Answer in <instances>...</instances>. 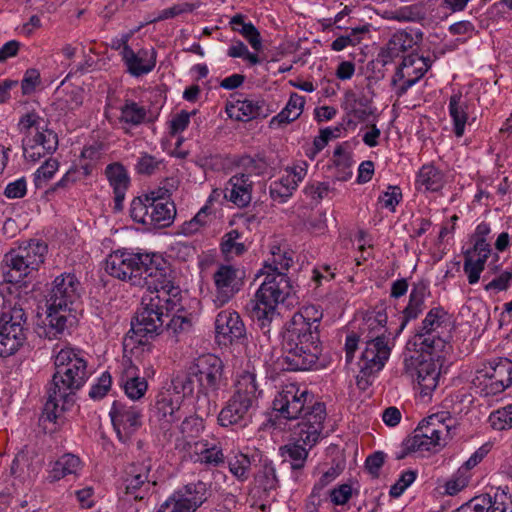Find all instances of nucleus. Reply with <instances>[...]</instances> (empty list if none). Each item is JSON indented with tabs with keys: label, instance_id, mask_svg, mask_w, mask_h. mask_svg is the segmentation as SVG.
<instances>
[{
	"label": "nucleus",
	"instance_id": "nucleus-1",
	"mask_svg": "<svg viewBox=\"0 0 512 512\" xmlns=\"http://www.w3.org/2000/svg\"><path fill=\"white\" fill-rule=\"evenodd\" d=\"M105 271L112 277L150 292L142 298L143 308L136 316L134 331L157 334L162 327L163 308L167 312L179 301L180 288L168 278L169 266L157 253L133 252L118 249L105 261Z\"/></svg>",
	"mask_w": 512,
	"mask_h": 512
},
{
	"label": "nucleus",
	"instance_id": "nucleus-2",
	"mask_svg": "<svg viewBox=\"0 0 512 512\" xmlns=\"http://www.w3.org/2000/svg\"><path fill=\"white\" fill-rule=\"evenodd\" d=\"M271 255L260 272L265 275L264 281L256 291L254 299L247 304L250 317L268 339L272 322L277 316V305L284 303L294 294L291 281L283 272L290 268L292 257L280 247H273Z\"/></svg>",
	"mask_w": 512,
	"mask_h": 512
},
{
	"label": "nucleus",
	"instance_id": "nucleus-3",
	"mask_svg": "<svg viewBox=\"0 0 512 512\" xmlns=\"http://www.w3.org/2000/svg\"><path fill=\"white\" fill-rule=\"evenodd\" d=\"M323 311L306 305L286 323L282 335L283 363L288 370H309L318 361L322 348L319 326Z\"/></svg>",
	"mask_w": 512,
	"mask_h": 512
},
{
	"label": "nucleus",
	"instance_id": "nucleus-4",
	"mask_svg": "<svg viewBox=\"0 0 512 512\" xmlns=\"http://www.w3.org/2000/svg\"><path fill=\"white\" fill-rule=\"evenodd\" d=\"M273 409L277 417L285 420H297L295 435L298 442L313 447L320 439L326 419V406L314 400V395L296 383L282 387L273 400Z\"/></svg>",
	"mask_w": 512,
	"mask_h": 512
},
{
	"label": "nucleus",
	"instance_id": "nucleus-5",
	"mask_svg": "<svg viewBox=\"0 0 512 512\" xmlns=\"http://www.w3.org/2000/svg\"><path fill=\"white\" fill-rule=\"evenodd\" d=\"M55 373L47 390L44 411L55 422L73 404V395L88 379L87 362L72 348L61 349L54 359Z\"/></svg>",
	"mask_w": 512,
	"mask_h": 512
},
{
	"label": "nucleus",
	"instance_id": "nucleus-6",
	"mask_svg": "<svg viewBox=\"0 0 512 512\" xmlns=\"http://www.w3.org/2000/svg\"><path fill=\"white\" fill-rule=\"evenodd\" d=\"M261 395L262 390L254 372L243 371L238 374L234 392L218 414L219 424L223 427L246 426L258 408Z\"/></svg>",
	"mask_w": 512,
	"mask_h": 512
},
{
	"label": "nucleus",
	"instance_id": "nucleus-7",
	"mask_svg": "<svg viewBox=\"0 0 512 512\" xmlns=\"http://www.w3.org/2000/svg\"><path fill=\"white\" fill-rule=\"evenodd\" d=\"M46 253L47 245L35 239L10 249L4 255L1 264L4 282L11 284L22 282L32 272L39 269L44 262Z\"/></svg>",
	"mask_w": 512,
	"mask_h": 512
},
{
	"label": "nucleus",
	"instance_id": "nucleus-8",
	"mask_svg": "<svg viewBox=\"0 0 512 512\" xmlns=\"http://www.w3.org/2000/svg\"><path fill=\"white\" fill-rule=\"evenodd\" d=\"M46 253L47 245L35 239L10 249L4 255L1 264L4 282L11 284L22 282L32 272L39 269L44 262Z\"/></svg>",
	"mask_w": 512,
	"mask_h": 512
},
{
	"label": "nucleus",
	"instance_id": "nucleus-9",
	"mask_svg": "<svg viewBox=\"0 0 512 512\" xmlns=\"http://www.w3.org/2000/svg\"><path fill=\"white\" fill-rule=\"evenodd\" d=\"M46 253L47 245L35 239L10 249L4 255L1 264L4 282L11 284L22 282L32 272L39 269L44 262Z\"/></svg>",
	"mask_w": 512,
	"mask_h": 512
},
{
	"label": "nucleus",
	"instance_id": "nucleus-10",
	"mask_svg": "<svg viewBox=\"0 0 512 512\" xmlns=\"http://www.w3.org/2000/svg\"><path fill=\"white\" fill-rule=\"evenodd\" d=\"M21 298L4 302L0 314V356L8 357L26 342L28 314Z\"/></svg>",
	"mask_w": 512,
	"mask_h": 512
},
{
	"label": "nucleus",
	"instance_id": "nucleus-11",
	"mask_svg": "<svg viewBox=\"0 0 512 512\" xmlns=\"http://www.w3.org/2000/svg\"><path fill=\"white\" fill-rule=\"evenodd\" d=\"M435 351L425 350L421 351V354L417 352L415 355L405 357L403 362L405 373L412 378L416 377L421 393L425 396L437 387L441 374L439 360L432 357Z\"/></svg>",
	"mask_w": 512,
	"mask_h": 512
},
{
	"label": "nucleus",
	"instance_id": "nucleus-12",
	"mask_svg": "<svg viewBox=\"0 0 512 512\" xmlns=\"http://www.w3.org/2000/svg\"><path fill=\"white\" fill-rule=\"evenodd\" d=\"M189 373L198 384V389L205 392H219L227 386L222 360L214 354L197 357L189 368Z\"/></svg>",
	"mask_w": 512,
	"mask_h": 512
},
{
	"label": "nucleus",
	"instance_id": "nucleus-13",
	"mask_svg": "<svg viewBox=\"0 0 512 512\" xmlns=\"http://www.w3.org/2000/svg\"><path fill=\"white\" fill-rule=\"evenodd\" d=\"M489 233L490 226L487 223L478 224L471 236L473 247L464 252L463 270L471 285L479 281L485 263L491 254V246L487 241Z\"/></svg>",
	"mask_w": 512,
	"mask_h": 512
},
{
	"label": "nucleus",
	"instance_id": "nucleus-14",
	"mask_svg": "<svg viewBox=\"0 0 512 512\" xmlns=\"http://www.w3.org/2000/svg\"><path fill=\"white\" fill-rule=\"evenodd\" d=\"M239 165L245 169L244 173L233 175L227 182L224 189V197L239 208L246 207L252 200L253 182L250 177L252 173H259V163L250 156L240 159Z\"/></svg>",
	"mask_w": 512,
	"mask_h": 512
},
{
	"label": "nucleus",
	"instance_id": "nucleus-15",
	"mask_svg": "<svg viewBox=\"0 0 512 512\" xmlns=\"http://www.w3.org/2000/svg\"><path fill=\"white\" fill-rule=\"evenodd\" d=\"M80 290V282L74 274L63 273L57 276L47 296L48 310L70 312L71 305L80 298Z\"/></svg>",
	"mask_w": 512,
	"mask_h": 512
},
{
	"label": "nucleus",
	"instance_id": "nucleus-16",
	"mask_svg": "<svg viewBox=\"0 0 512 512\" xmlns=\"http://www.w3.org/2000/svg\"><path fill=\"white\" fill-rule=\"evenodd\" d=\"M447 312L442 307L432 308L423 319L421 326L414 336V345L420 351L441 350L445 341L438 335L437 329L441 327Z\"/></svg>",
	"mask_w": 512,
	"mask_h": 512
},
{
	"label": "nucleus",
	"instance_id": "nucleus-17",
	"mask_svg": "<svg viewBox=\"0 0 512 512\" xmlns=\"http://www.w3.org/2000/svg\"><path fill=\"white\" fill-rule=\"evenodd\" d=\"M429 67L428 59L424 57L417 54L405 56L391 80L392 85H398L396 94L398 96L404 95L410 87L424 76Z\"/></svg>",
	"mask_w": 512,
	"mask_h": 512
},
{
	"label": "nucleus",
	"instance_id": "nucleus-18",
	"mask_svg": "<svg viewBox=\"0 0 512 512\" xmlns=\"http://www.w3.org/2000/svg\"><path fill=\"white\" fill-rule=\"evenodd\" d=\"M109 414L117 436L123 442L142 425V410L136 405L114 401Z\"/></svg>",
	"mask_w": 512,
	"mask_h": 512
},
{
	"label": "nucleus",
	"instance_id": "nucleus-19",
	"mask_svg": "<svg viewBox=\"0 0 512 512\" xmlns=\"http://www.w3.org/2000/svg\"><path fill=\"white\" fill-rule=\"evenodd\" d=\"M181 301V292L179 293V301L178 304L175 305L173 309H171L169 312H167L166 308H163V317H162V327L161 330L151 336L149 334H145L142 332L134 331L133 327L128 332L127 337L124 340V346L127 347L129 345V341H133L135 336L145 337L147 339H152L159 334H161L164 330H166L168 333H170L173 336H178L182 333L188 332L192 327L191 319L186 316L185 314L179 313L180 312V304ZM136 325V323H132V326Z\"/></svg>",
	"mask_w": 512,
	"mask_h": 512
},
{
	"label": "nucleus",
	"instance_id": "nucleus-20",
	"mask_svg": "<svg viewBox=\"0 0 512 512\" xmlns=\"http://www.w3.org/2000/svg\"><path fill=\"white\" fill-rule=\"evenodd\" d=\"M216 288L214 303L221 307L228 303L243 285L239 270L231 265H220L213 275Z\"/></svg>",
	"mask_w": 512,
	"mask_h": 512
},
{
	"label": "nucleus",
	"instance_id": "nucleus-21",
	"mask_svg": "<svg viewBox=\"0 0 512 512\" xmlns=\"http://www.w3.org/2000/svg\"><path fill=\"white\" fill-rule=\"evenodd\" d=\"M390 351L385 334L373 333L366 336V348L361 355V370L368 373L381 370L390 356Z\"/></svg>",
	"mask_w": 512,
	"mask_h": 512
},
{
	"label": "nucleus",
	"instance_id": "nucleus-22",
	"mask_svg": "<svg viewBox=\"0 0 512 512\" xmlns=\"http://www.w3.org/2000/svg\"><path fill=\"white\" fill-rule=\"evenodd\" d=\"M152 468V458L149 455H142L141 461L129 464L125 470L123 477V485L127 494L134 495L135 499H143L141 490L143 487H148L152 482L156 484L155 480L150 478V470Z\"/></svg>",
	"mask_w": 512,
	"mask_h": 512
},
{
	"label": "nucleus",
	"instance_id": "nucleus-23",
	"mask_svg": "<svg viewBox=\"0 0 512 512\" xmlns=\"http://www.w3.org/2000/svg\"><path fill=\"white\" fill-rule=\"evenodd\" d=\"M429 296L430 288L427 281L420 280L413 284L408 304L399 317L400 325L394 332V338L404 330L410 320L416 319L423 312L425 299ZM392 334L393 332L389 331V335Z\"/></svg>",
	"mask_w": 512,
	"mask_h": 512
},
{
	"label": "nucleus",
	"instance_id": "nucleus-24",
	"mask_svg": "<svg viewBox=\"0 0 512 512\" xmlns=\"http://www.w3.org/2000/svg\"><path fill=\"white\" fill-rule=\"evenodd\" d=\"M453 428H455V419L449 412L442 411L422 420L416 429L436 440V443L445 445L446 440L452 437Z\"/></svg>",
	"mask_w": 512,
	"mask_h": 512
},
{
	"label": "nucleus",
	"instance_id": "nucleus-25",
	"mask_svg": "<svg viewBox=\"0 0 512 512\" xmlns=\"http://www.w3.org/2000/svg\"><path fill=\"white\" fill-rule=\"evenodd\" d=\"M73 317L70 312H63V310L53 309L48 310L42 325L37 328V333L40 337L49 340L61 339L68 333V327L72 325Z\"/></svg>",
	"mask_w": 512,
	"mask_h": 512
},
{
	"label": "nucleus",
	"instance_id": "nucleus-26",
	"mask_svg": "<svg viewBox=\"0 0 512 512\" xmlns=\"http://www.w3.org/2000/svg\"><path fill=\"white\" fill-rule=\"evenodd\" d=\"M183 396L170 390L160 392L155 401V412L160 420L172 424L181 419Z\"/></svg>",
	"mask_w": 512,
	"mask_h": 512
},
{
	"label": "nucleus",
	"instance_id": "nucleus-27",
	"mask_svg": "<svg viewBox=\"0 0 512 512\" xmlns=\"http://www.w3.org/2000/svg\"><path fill=\"white\" fill-rule=\"evenodd\" d=\"M127 71L135 77L148 74L156 65V52L141 49L137 53L132 48H126V52H121Z\"/></svg>",
	"mask_w": 512,
	"mask_h": 512
},
{
	"label": "nucleus",
	"instance_id": "nucleus-28",
	"mask_svg": "<svg viewBox=\"0 0 512 512\" xmlns=\"http://www.w3.org/2000/svg\"><path fill=\"white\" fill-rule=\"evenodd\" d=\"M104 174L113 189L115 209L121 210L126 192L130 186L129 174L120 162H114L106 166Z\"/></svg>",
	"mask_w": 512,
	"mask_h": 512
},
{
	"label": "nucleus",
	"instance_id": "nucleus-29",
	"mask_svg": "<svg viewBox=\"0 0 512 512\" xmlns=\"http://www.w3.org/2000/svg\"><path fill=\"white\" fill-rule=\"evenodd\" d=\"M215 332L217 336H222L224 339H229L232 342L243 338L246 329L237 312L223 310L216 317Z\"/></svg>",
	"mask_w": 512,
	"mask_h": 512
},
{
	"label": "nucleus",
	"instance_id": "nucleus-30",
	"mask_svg": "<svg viewBox=\"0 0 512 512\" xmlns=\"http://www.w3.org/2000/svg\"><path fill=\"white\" fill-rule=\"evenodd\" d=\"M146 201L149 202V225L157 228L168 227L176 215V208L173 202L163 201L160 195L151 193V197L146 196Z\"/></svg>",
	"mask_w": 512,
	"mask_h": 512
},
{
	"label": "nucleus",
	"instance_id": "nucleus-31",
	"mask_svg": "<svg viewBox=\"0 0 512 512\" xmlns=\"http://www.w3.org/2000/svg\"><path fill=\"white\" fill-rule=\"evenodd\" d=\"M265 101L259 98H245L243 100L237 99L235 102L227 105V112L232 117L234 110L241 113L236 115L235 118L239 121H248L258 117H266L267 110H265Z\"/></svg>",
	"mask_w": 512,
	"mask_h": 512
},
{
	"label": "nucleus",
	"instance_id": "nucleus-32",
	"mask_svg": "<svg viewBox=\"0 0 512 512\" xmlns=\"http://www.w3.org/2000/svg\"><path fill=\"white\" fill-rule=\"evenodd\" d=\"M173 494L181 504L190 508V512H195L208 499V487L206 483L198 481L187 484Z\"/></svg>",
	"mask_w": 512,
	"mask_h": 512
},
{
	"label": "nucleus",
	"instance_id": "nucleus-33",
	"mask_svg": "<svg viewBox=\"0 0 512 512\" xmlns=\"http://www.w3.org/2000/svg\"><path fill=\"white\" fill-rule=\"evenodd\" d=\"M121 386L127 397L131 400L141 399L148 389L146 379L140 377L138 367L132 363H130L123 372Z\"/></svg>",
	"mask_w": 512,
	"mask_h": 512
},
{
	"label": "nucleus",
	"instance_id": "nucleus-34",
	"mask_svg": "<svg viewBox=\"0 0 512 512\" xmlns=\"http://www.w3.org/2000/svg\"><path fill=\"white\" fill-rule=\"evenodd\" d=\"M445 174L434 165H423L416 177L415 186L418 191L438 192L445 185Z\"/></svg>",
	"mask_w": 512,
	"mask_h": 512
},
{
	"label": "nucleus",
	"instance_id": "nucleus-35",
	"mask_svg": "<svg viewBox=\"0 0 512 512\" xmlns=\"http://www.w3.org/2000/svg\"><path fill=\"white\" fill-rule=\"evenodd\" d=\"M508 509V505L504 502L483 494L472 498L453 512H508Z\"/></svg>",
	"mask_w": 512,
	"mask_h": 512
},
{
	"label": "nucleus",
	"instance_id": "nucleus-36",
	"mask_svg": "<svg viewBox=\"0 0 512 512\" xmlns=\"http://www.w3.org/2000/svg\"><path fill=\"white\" fill-rule=\"evenodd\" d=\"M435 441L430 436L415 429L413 435L404 440L403 452L397 456V459H402L411 452L437 451L444 446L443 443H436Z\"/></svg>",
	"mask_w": 512,
	"mask_h": 512
},
{
	"label": "nucleus",
	"instance_id": "nucleus-37",
	"mask_svg": "<svg viewBox=\"0 0 512 512\" xmlns=\"http://www.w3.org/2000/svg\"><path fill=\"white\" fill-rule=\"evenodd\" d=\"M413 45L414 39L409 33L405 31H398L394 33L388 41L386 48L381 53L383 63L387 64L394 58L400 56L401 53L412 48Z\"/></svg>",
	"mask_w": 512,
	"mask_h": 512
},
{
	"label": "nucleus",
	"instance_id": "nucleus-38",
	"mask_svg": "<svg viewBox=\"0 0 512 512\" xmlns=\"http://www.w3.org/2000/svg\"><path fill=\"white\" fill-rule=\"evenodd\" d=\"M81 469V460L74 454L62 455L54 464L49 472L51 482L58 481L68 475H76Z\"/></svg>",
	"mask_w": 512,
	"mask_h": 512
},
{
	"label": "nucleus",
	"instance_id": "nucleus-39",
	"mask_svg": "<svg viewBox=\"0 0 512 512\" xmlns=\"http://www.w3.org/2000/svg\"><path fill=\"white\" fill-rule=\"evenodd\" d=\"M491 390L489 393H499L512 385V361L501 360L489 375Z\"/></svg>",
	"mask_w": 512,
	"mask_h": 512
},
{
	"label": "nucleus",
	"instance_id": "nucleus-40",
	"mask_svg": "<svg viewBox=\"0 0 512 512\" xmlns=\"http://www.w3.org/2000/svg\"><path fill=\"white\" fill-rule=\"evenodd\" d=\"M305 104L303 96L292 93L283 110L274 116L270 122L271 125H283L295 121L301 115Z\"/></svg>",
	"mask_w": 512,
	"mask_h": 512
},
{
	"label": "nucleus",
	"instance_id": "nucleus-41",
	"mask_svg": "<svg viewBox=\"0 0 512 512\" xmlns=\"http://www.w3.org/2000/svg\"><path fill=\"white\" fill-rule=\"evenodd\" d=\"M461 94H453L449 100V113L454 123V133L462 137L468 119L467 104L461 100Z\"/></svg>",
	"mask_w": 512,
	"mask_h": 512
},
{
	"label": "nucleus",
	"instance_id": "nucleus-42",
	"mask_svg": "<svg viewBox=\"0 0 512 512\" xmlns=\"http://www.w3.org/2000/svg\"><path fill=\"white\" fill-rule=\"evenodd\" d=\"M389 18L401 22L422 23L427 18V7L423 2L402 6L392 11Z\"/></svg>",
	"mask_w": 512,
	"mask_h": 512
},
{
	"label": "nucleus",
	"instance_id": "nucleus-43",
	"mask_svg": "<svg viewBox=\"0 0 512 512\" xmlns=\"http://www.w3.org/2000/svg\"><path fill=\"white\" fill-rule=\"evenodd\" d=\"M196 453L198 461L211 466H218L224 463V454L221 446L217 444H209L207 441L196 443Z\"/></svg>",
	"mask_w": 512,
	"mask_h": 512
},
{
	"label": "nucleus",
	"instance_id": "nucleus-44",
	"mask_svg": "<svg viewBox=\"0 0 512 512\" xmlns=\"http://www.w3.org/2000/svg\"><path fill=\"white\" fill-rule=\"evenodd\" d=\"M217 396L218 392H205L198 389L195 401V414L204 419L216 413Z\"/></svg>",
	"mask_w": 512,
	"mask_h": 512
},
{
	"label": "nucleus",
	"instance_id": "nucleus-45",
	"mask_svg": "<svg viewBox=\"0 0 512 512\" xmlns=\"http://www.w3.org/2000/svg\"><path fill=\"white\" fill-rule=\"evenodd\" d=\"M120 112V122L131 126L140 125L147 115L146 109L132 100H126L124 105L121 106Z\"/></svg>",
	"mask_w": 512,
	"mask_h": 512
},
{
	"label": "nucleus",
	"instance_id": "nucleus-46",
	"mask_svg": "<svg viewBox=\"0 0 512 512\" xmlns=\"http://www.w3.org/2000/svg\"><path fill=\"white\" fill-rule=\"evenodd\" d=\"M240 238L241 234L237 230H231L224 234L221 240L220 249L226 258L240 256L246 251L245 244L239 241Z\"/></svg>",
	"mask_w": 512,
	"mask_h": 512
},
{
	"label": "nucleus",
	"instance_id": "nucleus-47",
	"mask_svg": "<svg viewBox=\"0 0 512 512\" xmlns=\"http://www.w3.org/2000/svg\"><path fill=\"white\" fill-rule=\"evenodd\" d=\"M284 461L290 463L293 470L302 469L305 465L308 451L298 443L288 444L281 448Z\"/></svg>",
	"mask_w": 512,
	"mask_h": 512
},
{
	"label": "nucleus",
	"instance_id": "nucleus-48",
	"mask_svg": "<svg viewBox=\"0 0 512 512\" xmlns=\"http://www.w3.org/2000/svg\"><path fill=\"white\" fill-rule=\"evenodd\" d=\"M387 324V314L384 311L367 313L364 318V324L361 328L362 331H367V336L377 334H385L388 329L385 328Z\"/></svg>",
	"mask_w": 512,
	"mask_h": 512
},
{
	"label": "nucleus",
	"instance_id": "nucleus-49",
	"mask_svg": "<svg viewBox=\"0 0 512 512\" xmlns=\"http://www.w3.org/2000/svg\"><path fill=\"white\" fill-rule=\"evenodd\" d=\"M255 479L264 491L275 490L278 487L276 470L270 461H263Z\"/></svg>",
	"mask_w": 512,
	"mask_h": 512
},
{
	"label": "nucleus",
	"instance_id": "nucleus-50",
	"mask_svg": "<svg viewBox=\"0 0 512 512\" xmlns=\"http://www.w3.org/2000/svg\"><path fill=\"white\" fill-rule=\"evenodd\" d=\"M292 182L293 180L289 181V179H286L284 176L279 180L272 182L269 188L271 198L279 203L286 202L296 190L293 186L294 183Z\"/></svg>",
	"mask_w": 512,
	"mask_h": 512
},
{
	"label": "nucleus",
	"instance_id": "nucleus-51",
	"mask_svg": "<svg viewBox=\"0 0 512 512\" xmlns=\"http://www.w3.org/2000/svg\"><path fill=\"white\" fill-rule=\"evenodd\" d=\"M349 114L359 122H367L370 117H373V120L377 118L375 108L364 97L354 100L353 104L350 105Z\"/></svg>",
	"mask_w": 512,
	"mask_h": 512
},
{
	"label": "nucleus",
	"instance_id": "nucleus-52",
	"mask_svg": "<svg viewBox=\"0 0 512 512\" xmlns=\"http://www.w3.org/2000/svg\"><path fill=\"white\" fill-rule=\"evenodd\" d=\"M29 141L35 145H39L40 148H42V151H46L47 153L54 152L58 146L57 134L44 127L43 129L38 130L33 139Z\"/></svg>",
	"mask_w": 512,
	"mask_h": 512
},
{
	"label": "nucleus",
	"instance_id": "nucleus-53",
	"mask_svg": "<svg viewBox=\"0 0 512 512\" xmlns=\"http://www.w3.org/2000/svg\"><path fill=\"white\" fill-rule=\"evenodd\" d=\"M162 160L156 158L147 152L140 153L135 164V171L140 175H152L159 170Z\"/></svg>",
	"mask_w": 512,
	"mask_h": 512
},
{
	"label": "nucleus",
	"instance_id": "nucleus-54",
	"mask_svg": "<svg viewBox=\"0 0 512 512\" xmlns=\"http://www.w3.org/2000/svg\"><path fill=\"white\" fill-rule=\"evenodd\" d=\"M59 163L56 159L46 160L34 173V183L37 188H42L58 170Z\"/></svg>",
	"mask_w": 512,
	"mask_h": 512
},
{
	"label": "nucleus",
	"instance_id": "nucleus-55",
	"mask_svg": "<svg viewBox=\"0 0 512 512\" xmlns=\"http://www.w3.org/2000/svg\"><path fill=\"white\" fill-rule=\"evenodd\" d=\"M491 426L496 430H504L512 427V404L507 405L491 413L489 417Z\"/></svg>",
	"mask_w": 512,
	"mask_h": 512
},
{
	"label": "nucleus",
	"instance_id": "nucleus-56",
	"mask_svg": "<svg viewBox=\"0 0 512 512\" xmlns=\"http://www.w3.org/2000/svg\"><path fill=\"white\" fill-rule=\"evenodd\" d=\"M250 466V459L244 454H239L229 461L230 472L240 481L248 479Z\"/></svg>",
	"mask_w": 512,
	"mask_h": 512
},
{
	"label": "nucleus",
	"instance_id": "nucleus-57",
	"mask_svg": "<svg viewBox=\"0 0 512 512\" xmlns=\"http://www.w3.org/2000/svg\"><path fill=\"white\" fill-rule=\"evenodd\" d=\"M367 31L368 28L366 26L353 28L350 35L336 38L331 44V49L338 52L344 50L348 46H355L360 42V38H357L356 36Z\"/></svg>",
	"mask_w": 512,
	"mask_h": 512
},
{
	"label": "nucleus",
	"instance_id": "nucleus-58",
	"mask_svg": "<svg viewBox=\"0 0 512 512\" xmlns=\"http://www.w3.org/2000/svg\"><path fill=\"white\" fill-rule=\"evenodd\" d=\"M112 384L111 375L104 372L97 380V383L92 385L89 396L94 400L102 399L110 390Z\"/></svg>",
	"mask_w": 512,
	"mask_h": 512
},
{
	"label": "nucleus",
	"instance_id": "nucleus-59",
	"mask_svg": "<svg viewBox=\"0 0 512 512\" xmlns=\"http://www.w3.org/2000/svg\"><path fill=\"white\" fill-rule=\"evenodd\" d=\"M236 31L245 37L254 50L260 51L262 49L260 33L251 22L243 25L242 28H236Z\"/></svg>",
	"mask_w": 512,
	"mask_h": 512
},
{
	"label": "nucleus",
	"instance_id": "nucleus-60",
	"mask_svg": "<svg viewBox=\"0 0 512 512\" xmlns=\"http://www.w3.org/2000/svg\"><path fill=\"white\" fill-rule=\"evenodd\" d=\"M149 202L143 203L140 199H134L131 204V217L134 221L149 225Z\"/></svg>",
	"mask_w": 512,
	"mask_h": 512
},
{
	"label": "nucleus",
	"instance_id": "nucleus-61",
	"mask_svg": "<svg viewBox=\"0 0 512 512\" xmlns=\"http://www.w3.org/2000/svg\"><path fill=\"white\" fill-rule=\"evenodd\" d=\"M401 199V189L398 186H389L388 191L384 192L383 195L379 197V202L382 203L383 207L394 211Z\"/></svg>",
	"mask_w": 512,
	"mask_h": 512
},
{
	"label": "nucleus",
	"instance_id": "nucleus-62",
	"mask_svg": "<svg viewBox=\"0 0 512 512\" xmlns=\"http://www.w3.org/2000/svg\"><path fill=\"white\" fill-rule=\"evenodd\" d=\"M203 427V419L197 415L185 417L180 426L181 432L189 437L197 436Z\"/></svg>",
	"mask_w": 512,
	"mask_h": 512
},
{
	"label": "nucleus",
	"instance_id": "nucleus-63",
	"mask_svg": "<svg viewBox=\"0 0 512 512\" xmlns=\"http://www.w3.org/2000/svg\"><path fill=\"white\" fill-rule=\"evenodd\" d=\"M44 123L43 118H41L36 112H29L24 114L18 123V128L21 132H28L31 128H36V130L43 129Z\"/></svg>",
	"mask_w": 512,
	"mask_h": 512
},
{
	"label": "nucleus",
	"instance_id": "nucleus-64",
	"mask_svg": "<svg viewBox=\"0 0 512 512\" xmlns=\"http://www.w3.org/2000/svg\"><path fill=\"white\" fill-rule=\"evenodd\" d=\"M26 192L27 182L24 177H21L7 184L4 190V195L9 199H17L24 197Z\"/></svg>",
	"mask_w": 512,
	"mask_h": 512
}]
</instances>
